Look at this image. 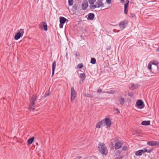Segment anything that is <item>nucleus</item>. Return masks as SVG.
Here are the masks:
<instances>
[{"instance_id":"obj_43","label":"nucleus","mask_w":159,"mask_h":159,"mask_svg":"<svg viewBox=\"0 0 159 159\" xmlns=\"http://www.w3.org/2000/svg\"><path fill=\"white\" fill-rule=\"evenodd\" d=\"M157 50L158 51H159V47L157 48Z\"/></svg>"},{"instance_id":"obj_5","label":"nucleus","mask_w":159,"mask_h":159,"mask_svg":"<svg viewBox=\"0 0 159 159\" xmlns=\"http://www.w3.org/2000/svg\"><path fill=\"white\" fill-rule=\"evenodd\" d=\"M103 0H98V1L96 2L97 5H94L91 6L92 8L95 9L97 7L99 8L100 7H104V4L102 2Z\"/></svg>"},{"instance_id":"obj_18","label":"nucleus","mask_w":159,"mask_h":159,"mask_svg":"<svg viewBox=\"0 0 159 159\" xmlns=\"http://www.w3.org/2000/svg\"><path fill=\"white\" fill-rule=\"evenodd\" d=\"M88 20H93L94 18L95 15L93 13H90L88 14Z\"/></svg>"},{"instance_id":"obj_23","label":"nucleus","mask_w":159,"mask_h":159,"mask_svg":"<svg viewBox=\"0 0 159 159\" xmlns=\"http://www.w3.org/2000/svg\"><path fill=\"white\" fill-rule=\"evenodd\" d=\"M34 137H33L30 138L27 141V143L28 145L31 144L34 141Z\"/></svg>"},{"instance_id":"obj_26","label":"nucleus","mask_w":159,"mask_h":159,"mask_svg":"<svg viewBox=\"0 0 159 159\" xmlns=\"http://www.w3.org/2000/svg\"><path fill=\"white\" fill-rule=\"evenodd\" d=\"M113 111L114 112L115 114H119L120 113V111L118 109L114 108L113 109Z\"/></svg>"},{"instance_id":"obj_12","label":"nucleus","mask_w":159,"mask_h":159,"mask_svg":"<svg viewBox=\"0 0 159 159\" xmlns=\"http://www.w3.org/2000/svg\"><path fill=\"white\" fill-rule=\"evenodd\" d=\"M136 105L138 108L140 109L143 108L144 106L143 101L141 100H138L136 102Z\"/></svg>"},{"instance_id":"obj_31","label":"nucleus","mask_w":159,"mask_h":159,"mask_svg":"<svg viewBox=\"0 0 159 159\" xmlns=\"http://www.w3.org/2000/svg\"><path fill=\"white\" fill-rule=\"evenodd\" d=\"M68 4L69 6H71L73 3V0H68Z\"/></svg>"},{"instance_id":"obj_16","label":"nucleus","mask_w":159,"mask_h":159,"mask_svg":"<svg viewBox=\"0 0 159 159\" xmlns=\"http://www.w3.org/2000/svg\"><path fill=\"white\" fill-rule=\"evenodd\" d=\"M105 123L107 127H110L111 125V121L110 119V118H106L105 119V120L104 121V123Z\"/></svg>"},{"instance_id":"obj_33","label":"nucleus","mask_w":159,"mask_h":159,"mask_svg":"<svg viewBox=\"0 0 159 159\" xmlns=\"http://www.w3.org/2000/svg\"><path fill=\"white\" fill-rule=\"evenodd\" d=\"M144 148V150H147V151L146 152H148V153H150L151 152H152V150H153V149H151L150 150H148L146 148Z\"/></svg>"},{"instance_id":"obj_27","label":"nucleus","mask_w":159,"mask_h":159,"mask_svg":"<svg viewBox=\"0 0 159 159\" xmlns=\"http://www.w3.org/2000/svg\"><path fill=\"white\" fill-rule=\"evenodd\" d=\"M149 63H150L152 65H156L157 66L158 62L157 61L153 60L151 61Z\"/></svg>"},{"instance_id":"obj_3","label":"nucleus","mask_w":159,"mask_h":159,"mask_svg":"<svg viewBox=\"0 0 159 159\" xmlns=\"http://www.w3.org/2000/svg\"><path fill=\"white\" fill-rule=\"evenodd\" d=\"M148 68L153 74H156L159 73V68L157 66L152 65L150 63H149L148 65Z\"/></svg>"},{"instance_id":"obj_45","label":"nucleus","mask_w":159,"mask_h":159,"mask_svg":"<svg viewBox=\"0 0 159 159\" xmlns=\"http://www.w3.org/2000/svg\"><path fill=\"white\" fill-rule=\"evenodd\" d=\"M120 31V30H118V31H116L117 32H118Z\"/></svg>"},{"instance_id":"obj_14","label":"nucleus","mask_w":159,"mask_h":159,"mask_svg":"<svg viewBox=\"0 0 159 159\" xmlns=\"http://www.w3.org/2000/svg\"><path fill=\"white\" fill-rule=\"evenodd\" d=\"M88 6V1L86 0H84L82 5V8L83 10L86 9Z\"/></svg>"},{"instance_id":"obj_22","label":"nucleus","mask_w":159,"mask_h":159,"mask_svg":"<svg viewBox=\"0 0 159 159\" xmlns=\"http://www.w3.org/2000/svg\"><path fill=\"white\" fill-rule=\"evenodd\" d=\"M150 120H144L142 122L141 124L143 125L147 126L150 125Z\"/></svg>"},{"instance_id":"obj_35","label":"nucleus","mask_w":159,"mask_h":159,"mask_svg":"<svg viewBox=\"0 0 159 159\" xmlns=\"http://www.w3.org/2000/svg\"><path fill=\"white\" fill-rule=\"evenodd\" d=\"M102 92V90L101 89H98L97 90V92L98 93H101Z\"/></svg>"},{"instance_id":"obj_10","label":"nucleus","mask_w":159,"mask_h":159,"mask_svg":"<svg viewBox=\"0 0 159 159\" xmlns=\"http://www.w3.org/2000/svg\"><path fill=\"white\" fill-rule=\"evenodd\" d=\"M122 142L120 140L117 141L115 144V149L117 150L121 147L122 145Z\"/></svg>"},{"instance_id":"obj_19","label":"nucleus","mask_w":159,"mask_h":159,"mask_svg":"<svg viewBox=\"0 0 159 159\" xmlns=\"http://www.w3.org/2000/svg\"><path fill=\"white\" fill-rule=\"evenodd\" d=\"M56 66V61H54L52 63V76H53L54 74V71L55 70Z\"/></svg>"},{"instance_id":"obj_6","label":"nucleus","mask_w":159,"mask_h":159,"mask_svg":"<svg viewBox=\"0 0 159 159\" xmlns=\"http://www.w3.org/2000/svg\"><path fill=\"white\" fill-rule=\"evenodd\" d=\"M76 96V93L73 87L71 88V98L70 101L72 102L74 100Z\"/></svg>"},{"instance_id":"obj_28","label":"nucleus","mask_w":159,"mask_h":159,"mask_svg":"<svg viewBox=\"0 0 159 159\" xmlns=\"http://www.w3.org/2000/svg\"><path fill=\"white\" fill-rule=\"evenodd\" d=\"M96 63V60L95 58H92L91 59L90 63L93 64H95Z\"/></svg>"},{"instance_id":"obj_13","label":"nucleus","mask_w":159,"mask_h":159,"mask_svg":"<svg viewBox=\"0 0 159 159\" xmlns=\"http://www.w3.org/2000/svg\"><path fill=\"white\" fill-rule=\"evenodd\" d=\"M147 150H144L143 148V149H140L136 152L135 155L137 156H140L143 153L146 152Z\"/></svg>"},{"instance_id":"obj_11","label":"nucleus","mask_w":159,"mask_h":159,"mask_svg":"<svg viewBox=\"0 0 159 159\" xmlns=\"http://www.w3.org/2000/svg\"><path fill=\"white\" fill-rule=\"evenodd\" d=\"M129 3V1L128 0H126L124 5V13L125 15L128 13Z\"/></svg>"},{"instance_id":"obj_8","label":"nucleus","mask_w":159,"mask_h":159,"mask_svg":"<svg viewBox=\"0 0 159 159\" xmlns=\"http://www.w3.org/2000/svg\"><path fill=\"white\" fill-rule=\"evenodd\" d=\"M39 28L40 29H43L45 31L48 30V25L47 23L45 22H42L39 25Z\"/></svg>"},{"instance_id":"obj_9","label":"nucleus","mask_w":159,"mask_h":159,"mask_svg":"<svg viewBox=\"0 0 159 159\" xmlns=\"http://www.w3.org/2000/svg\"><path fill=\"white\" fill-rule=\"evenodd\" d=\"M147 144L151 146H156V147H159V142L153 141H149L147 143Z\"/></svg>"},{"instance_id":"obj_40","label":"nucleus","mask_w":159,"mask_h":159,"mask_svg":"<svg viewBox=\"0 0 159 159\" xmlns=\"http://www.w3.org/2000/svg\"><path fill=\"white\" fill-rule=\"evenodd\" d=\"M87 97H90V98H92V97H93V96H91V95H89V94L87 95Z\"/></svg>"},{"instance_id":"obj_41","label":"nucleus","mask_w":159,"mask_h":159,"mask_svg":"<svg viewBox=\"0 0 159 159\" xmlns=\"http://www.w3.org/2000/svg\"><path fill=\"white\" fill-rule=\"evenodd\" d=\"M120 2L121 3H124L125 2V1L124 0H121L120 1Z\"/></svg>"},{"instance_id":"obj_34","label":"nucleus","mask_w":159,"mask_h":159,"mask_svg":"<svg viewBox=\"0 0 159 159\" xmlns=\"http://www.w3.org/2000/svg\"><path fill=\"white\" fill-rule=\"evenodd\" d=\"M128 149L127 147L126 146H124L122 147V150L125 151Z\"/></svg>"},{"instance_id":"obj_30","label":"nucleus","mask_w":159,"mask_h":159,"mask_svg":"<svg viewBox=\"0 0 159 159\" xmlns=\"http://www.w3.org/2000/svg\"><path fill=\"white\" fill-rule=\"evenodd\" d=\"M121 153V151L119 150H117L115 152L116 156H118L120 155Z\"/></svg>"},{"instance_id":"obj_15","label":"nucleus","mask_w":159,"mask_h":159,"mask_svg":"<svg viewBox=\"0 0 159 159\" xmlns=\"http://www.w3.org/2000/svg\"><path fill=\"white\" fill-rule=\"evenodd\" d=\"M104 123V120H102L98 122L96 125V127L97 128L99 129L102 126L103 123Z\"/></svg>"},{"instance_id":"obj_20","label":"nucleus","mask_w":159,"mask_h":159,"mask_svg":"<svg viewBox=\"0 0 159 159\" xmlns=\"http://www.w3.org/2000/svg\"><path fill=\"white\" fill-rule=\"evenodd\" d=\"M96 0H88L90 4L89 8L90 9H93L94 8H92L91 6L94 5V3L96 2Z\"/></svg>"},{"instance_id":"obj_17","label":"nucleus","mask_w":159,"mask_h":159,"mask_svg":"<svg viewBox=\"0 0 159 159\" xmlns=\"http://www.w3.org/2000/svg\"><path fill=\"white\" fill-rule=\"evenodd\" d=\"M118 100L120 105H123L124 104L125 99L122 97H120L118 98Z\"/></svg>"},{"instance_id":"obj_25","label":"nucleus","mask_w":159,"mask_h":159,"mask_svg":"<svg viewBox=\"0 0 159 159\" xmlns=\"http://www.w3.org/2000/svg\"><path fill=\"white\" fill-rule=\"evenodd\" d=\"M80 77L83 81H84L86 77L85 74L84 73H81L80 74Z\"/></svg>"},{"instance_id":"obj_1","label":"nucleus","mask_w":159,"mask_h":159,"mask_svg":"<svg viewBox=\"0 0 159 159\" xmlns=\"http://www.w3.org/2000/svg\"><path fill=\"white\" fill-rule=\"evenodd\" d=\"M38 96L34 94L31 97L30 100V103L29 104V109L30 111H34L35 109V103L37 100Z\"/></svg>"},{"instance_id":"obj_2","label":"nucleus","mask_w":159,"mask_h":159,"mask_svg":"<svg viewBox=\"0 0 159 159\" xmlns=\"http://www.w3.org/2000/svg\"><path fill=\"white\" fill-rule=\"evenodd\" d=\"M98 151L102 155H106L108 153L105 144L100 142L98 145Z\"/></svg>"},{"instance_id":"obj_38","label":"nucleus","mask_w":159,"mask_h":159,"mask_svg":"<svg viewBox=\"0 0 159 159\" xmlns=\"http://www.w3.org/2000/svg\"><path fill=\"white\" fill-rule=\"evenodd\" d=\"M111 48V46L110 45L108 46L107 48V50H110Z\"/></svg>"},{"instance_id":"obj_44","label":"nucleus","mask_w":159,"mask_h":159,"mask_svg":"<svg viewBox=\"0 0 159 159\" xmlns=\"http://www.w3.org/2000/svg\"><path fill=\"white\" fill-rule=\"evenodd\" d=\"M116 30H115V29H114V32H116Z\"/></svg>"},{"instance_id":"obj_42","label":"nucleus","mask_w":159,"mask_h":159,"mask_svg":"<svg viewBox=\"0 0 159 159\" xmlns=\"http://www.w3.org/2000/svg\"><path fill=\"white\" fill-rule=\"evenodd\" d=\"M45 95H46V96H48L49 95V94H47L45 93Z\"/></svg>"},{"instance_id":"obj_47","label":"nucleus","mask_w":159,"mask_h":159,"mask_svg":"<svg viewBox=\"0 0 159 159\" xmlns=\"http://www.w3.org/2000/svg\"><path fill=\"white\" fill-rule=\"evenodd\" d=\"M34 1H35V0H34Z\"/></svg>"},{"instance_id":"obj_32","label":"nucleus","mask_w":159,"mask_h":159,"mask_svg":"<svg viewBox=\"0 0 159 159\" xmlns=\"http://www.w3.org/2000/svg\"><path fill=\"white\" fill-rule=\"evenodd\" d=\"M83 66V65L82 64H79L77 66V67L79 69L81 68Z\"/></svg>"},{"instance_id":"obj_24","label":"nucleus","mask_w":159,"mask_h":159,"mask_svg":"<svg viewBox=\"0 0 159 159\" xmlns=\"http://www.w3.org/2000/svg\"><path fill=\"white\" fill-rule=\"evenodd\" d=\"M138 87V85L137 84H133L131 85V87L129 88L130 90H133L134 89H136Z\"/></svg>"},{"instance_id":"obj_29","label":"nucleus","mask_w":159,"mask_h":159,"mask_svg":"<svg viewBox=\"0 0 159 159\" xmlns=\"http://www.w3.org/2000/svg\"><path fill=\"white\" fill-rule=\"evenodd\" d=\"M115 92V91L114 90H111L107 92H103L102 93H107L109 94H113Z\"/></svg>"},{"instance_id":"obj_39","label":"nucleus","mask_w":159,"mask_h":159,"mask_svg":"<svg viewBox=\"0 0 159 159\" xmlns=\"http://www.w3.org/2000/svg\"><path fill=\"white\" fill-rule=\"evenodd\" d=\"M128 95L130 96H132L133 95L130 92L128 93Z\"/></svg>"},{"instance_id":"obj_4","label":"nucleus","mask_w":159,"mask_h":159,"mask_svg":"<svg viewBox=\"0 0 159 159\" xmlns=\"http://www.w3.org/2000/svg\"><path fill=\"white\" fill-rule=\"evenodd\" d=\"M24 33V29H20L18 31V32L16 33L14 36V39L16 40L19 39L21 37L23 36Z\"/></svg>"},{"instance_id":"obj_7","label":"nucleus","mask_w":159,"mask_h":159,"mask_svg":"<svg viewBox=\"0 0 159 159\" xmlns=\"http://www.w3.org/2000/svg\"><path fill=\"white\" fill-rule=\"evenodd\" d=\"M128 22L127 20H124L120 22L119 26L120 28L122 29V30H123L126 27Z\"/></svg>"},{"instance_id":"obj_36","label":"nucleus","mask_w":159,"mask_h":159,"mask_svg":"<svg viewBox=\"0 0 159 159\" xmlns=\"http://www.w3.org/2000/svg\"><path fill=\"white\" fill-rule=\"evenodd\" d=\"M106 2L108 4H110L111 3V0H106Z\"/></svg>"},{"instance_id":"obj_46","label":"nucleus","mask_w":159,"mask_h":159,"mask_svg":"<svg viewBox=\"0 0 159 159\" xmlns=\"http://www.w3.org/2000/svg\"><path fill=\"white\" fill-rule=\"evenodd\" d=\"M3 98V99H4V98Z\"/></svg>"},{"instance_id":"obj_21","label":"nucleus","mask_w":159,"mask_h":159,"mask_svg":"<svg viewBox=\"0 0 159 159\" xmlns=\"http://www.w3.org/2000/svg\"><path fill=\"white\" fill-rule=\"evenodd\" d=\"M66 20H68L66 18L63 17H60V23L61 24H64Z\"/></svg>"},{"instance_id":"obj_37","label":"nucleus","mask_w":159,"mask_h":159,"mask_svg":"<svg viewBox=\"0 0 159 159\" xmlns=\"http://www.w3.org/2000/svg\"><path fill=\"white\" fill-rule=\"evenodd\" d=\"M60 25L59 26L60 28H61L63 27V25L64 24H61L60 23Z\"/></svg>"}]
</instances>
